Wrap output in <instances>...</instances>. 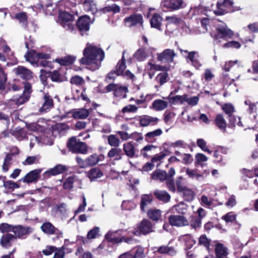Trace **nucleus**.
Returning a JSON list of instances; mask_svg holds the SVG:
<instances>
[{"label": "nucleus", "mask_w": 258, "mask_h": 258, "mask_svg": "<svg viewBox=\"0 0 258 258\" xmlns=\"http://www.w3.org/2000/svg\"><path fill=\"white\" fill-rule=\"evenodd\" d=\"M215 253L217 258H224L228 254L227 248L221 243H218L215 246Z\"/></svg>", "instance_id": "obj_36"}, {"label": "nucleus", "mask_w": 258, "mask_h": 258, "mask_svg": "<svg viewBox=\"0 0 258 258\" xmlns=\"http://www.w3.org/2000/svg\"><path fill=\"white\" fill-rule=\"evenodd\" d=\"M162 133V130L160 128L149 132L145 136V140L149 143H153L156 141V138L160 136Z\"/></svg>", "instance_id": "obj_32"}, {"label": "nucleus", "mask_w": 258, "mask_h": 258, "mask_svg": "<svg viewBox=\"0 0 258 258\" xmlns=\"http://www.w3.org/2000/svg\"><path fill=\"white\" fill-rule=\"evenodd\" d=\"M232 3L230 0H220L217 3L216 9L212 10L216 15H222L231 9Z\"/></svg>", "instance_id": "obj_11"}, {"label": "nucleus", "mask_w": 258, "mask_h": 258, "mask_svg": "<svg viewBox=\"0 0 258 258\" xmlns=\"http://www.w3.org/2000/svg\"><path fill=\"white\" fill-rule=\"evenodd\" d=\"M104 159V156L102 154L98 155L93 154L87 158L86 161L88 167L94 166L97 164L100 161H102Z\"/></svg>", "instance_id": "obj_33"}, {"label": "nucleus", "mask_w": 258, "mask_h": 258, "mask_svg": "<svg viewBox=\"0 0 258 258\" xmlns=\"http://www.w3.org/2000/svg\"><path fill=\"white\" fill-rule=\"evenodd\" d=\"M157 251L161 254H168L173 255L176 253V251L173 247L167 246H162L158 248Z\"/></svg>", "instance_id": "obj_50"}, {"label": "nucleus", "mask_w": 258, "mask_h": 258, "mask_svg": "<svg viewBox=\"0 0 258 258\" xmlns=\"http://www.w3.org/2000/svg\"><path fill=\"white\" fill-rule=\"evenodd\" d=\"M43 103L39 111L41 113H46L49 111L54 106L53 100L52 97L48 93H44L42 97Z\"/></svg>", "instance_id": "obj_14"}, {"label": "nucleus", "mask_w": 258, "mask_h": 258, "mask_svg": "<svg viewBox=\"0 0 258 258\" xmlns=\"http://www.w3.org/2000/svg\"><path fill=\"white\" fill-rule=\"evenodd\" d=\"M14 71L17 75L24 79L29 80L32 78V73L22 66H19L14 70Z\"/></svg>", "instance_id": "obj_25"}, {"label": "nucleus", "mask_w": 258, "mask_h": 258, "mask_svg": "<svg viewBox=\"0 0 258 258\" xmlns=\"http://www.w3.org/2000/svg\"><path fill=\"white\" fill-rule=\"evenodd\" d=\"M33 232V228L22 225H14L12 232L16 239H25Z\"/></svg>", "instance_id": "obj_4"}, {"label": "nucleus", "mask_w": 258, "mask_h": 258, "mask_svg": "<svg viewBox=\"0 0 258 258\" xmlns=\"http://www.w3.org/2000/svg\"><path fill=\"white\" fill-rule=\"evenodd\" d=\"M29 95H25L23 93L22 95L20 96L18 98L14 97L13 98L10 99V101L8 102V103H10L11 102H14L16 106H19L26 102L29 99Z\"/></svg>", "instance_id": "obj_47"}, {"label": "nucleus", "mask_w": 258, "mask_h": 258, "mask_svg": "<svg viewBox=\"0 0 258 258\" xmlns=\"http://www.w3.org/2000/svg\"><path fill=\"white\" fill-rule=\"evenodd\" d=\"M39 160L40 157L39 156H28L25 160L23 162V164L24 165H27L37 164L39 163Z\"/></svg>", "instance_id": "obj_57"}, {"label": "nucleus", "mask_w": 258, "mask_h": 258, "mask_svg": "<svg viewBox=\"0 0 258 258\" xmlns=\"http://www.w3.org/2000/svg\"><path fill=\"white\" fill-rule=\"evenodd\" d=\"M74 16L66 12H60L59 13L58 22L66 30H73L74 29Z\"/></svg>", "instance_id": "obj_6"}, {"label": "nucleus", "mask_w": 258, "mask_h": 258, "mask_svg": "<svg viewBox=\"0 0 258 258\" xmlns=\"http://www.w3.org/2000/svg\"><path fill=\"white\" fill-rule=\"evenodd\" d=\"M229 122L233 126L238 125L239 126H243L241 121L240 118L234 115H229Z\"/></svg>", "instance_id": "obj_61"}, {"label": "nucleus", "mask_w": 258, "mask_h": 258, "mask_svg": "<svg viewBox=\"0 0 258 258\" xmlns=\"http://www.w3.org/2000/svg\"><path fill=\"white\" fill-rule=\"evenodd\" d=\"M159 119L156 117L149 115H143L139 118L140 124L142 126H147L149 125H155L158 123Z\"/></svg>", "instance_id": "obj_22"}, {"label": "nucleus", "mask_w": 258, "mask_h": 258, "mask_svg": "<svg viewBox=\"0 0 258 258\" xmlns=\"http://www.w3.org/2000/svg\"><path fill=\"white\" fill-rule=\"evenodd\" d=\"M168 78V74L166 72L159 73L156 77L155 79L161 86L167 82Z\"/></svg>", "instance_id": "obj_53"}, {"label": "nucleus", "mask_w": 258, "mask_h": 258, "mask_svg": "<svg viewBox=\"0 0 258 258\" xmlns=\"http://www.w3.org/2000/svg\"><path fill=\"white\" fill-rule=\"evenodd\" d=\"M146 69L150 72L165 71L167 70V68L163 66L149 62L146 66Z\"/></svg>", "instance_id": "obj_46"}, {"label": "nucleus", "mask_w": 258, "mask_h": 258, "mask_svg": "<svg viewBox=\"0 0 258 258\" xmlns=\"http://www.w3.org/2000/svg\"><path fill=\"white\" fill-rule=\"evenodd\" d=\"M25 58L26 61L32 64L37 63V52L34 50H30L25 55Z\"/></svg>", "instance_id": "obj_40"}, {"label": "nucleus", "mask_w": 258, "mask_h": 258, "mask_svg": "<svg viewBox=\"0 0 258 258\" xmlns=\"http://www.w3.org/2000/svg\"><path fill=\"white\" fill-rule=\"evenodd\" d=\"M215 122L217 126L222 132H225L227 126L226 121L221 114L217 115Z\"/></svg>", "instance_id": "obj_37"}, {"label": "nucleus", "mask_w": 258, "mask_h": 258, "mask_svg": "<svg viewBox=\"0 0 258 258\" xmlns=\"http://www.w3.org/2000/svg\"><path fill=\"white\" fill-rule=\"evenodd\" d=\"M68 147L74 153L85 154L87 152V147L85 143L80 141L76 137H72L68 143Z\"/></svg>", "instance_id": "obj_3"}, {"label": "nucleus", "mask_w": 258, "mask_h": 258, "mask_svg": "<svg viewBox=\"0 0 258 258\" xmlns=\"http://www.w3.org/2000/svg\"><path fill=\"white\" fill-rule=\"evenodd\" d=\"M12 19L17 20L24 27H27L28 25V16L27 13L24 12H19L14 16H11Z\"/></svg>", "instance_id": "obj_29"}, {"label": "nucleus", "mask_w": 258, "mask_h": 258, "mask_svg": "<svg viewBox=\"0 0 258 258\" xmlns=\"http://www.w3.org/2000/svg\"><path fill=\"white\" fill-rule=\"evenodd\" d=\"M76 57L73 56H66L61 58H57L55 61L61 65L68 66L72 64L75 60Z\"/></svg>", "instance_id": "obj_45"}, {"label": "nucleus", "mask_w": 258, "mask_h": 258, "mask_svg": "<svg viewBox=\"0 0 258 258\" xmlns=\"http://www.w3.org/2000/svg\"><path fill=\"white\" fill-rule=\"evenodd\" d=\"M148 216L153 221H158L161 216V212L158 209H151L148 211Z\"/></svg>", "instance_id": "obj_49"}, {"label": "nucleus", "mask_w": 258, "mask_h": 258, "mask_svg": "<svg viewBox=\"0 0 258 258\" xmlns=\"http://www.w3.org/2000/svg\"><path fill=\"white\" fill-rule=\"evenodd\" d=\"M13 227V225H11L7 223H1L0 224V232L4 233L12 232Z\"/></svg>", "instance_id": "obj_58"}, {"label": "nucleus", "mask_w": 258, "mask_h": 258, "mask_svg": "<svg viewBox=\"0 0 258 258\" xmlns=\"http://www.w3.org/2000/svg\"><path fill=\"white\" fill-rule=\"evenodd\" d=\"M123 150L126 156L129 158H134L135 156L136 149L131 142L124 143L123 145Z\"/></svg>", "instance_id": "obj_30"}, {"label": "nucleus", "mask_w": 258, "mask_h": 258, "mask_svg": "<svg viewBox=\"0 0 258 258\" xmlns=\"http://www.w3.org/2000/svg\"><path fill=\"white\" fill-rule=\"evenodd\" d=\"M108 143L109 145L114 148H118L120 145L119 139L114 135H110L107 137Z\"/></svg>", "instance_id": "obj_52"}, {"label": "nucleus", "mask_w": 258, "mask_h": 258, "mask_svg": "<svg viewBox=\"0 0 258 258\" xmlns=\"http://www.w3.org/2000/svg\"><path fill=\"white\" fill-rule=\"evenodd\" d=\"M161 6L163 9L175 11L184 8L186 4L183 0H163Z\"/></svg>", "instance_id": "obj_7"}, {"label": "nucleus", "mask_w": 258, "mask_h": 258, "mask_svg": "<svg viewBox=\"0 0 258 258\" xmlns=\"http://www.w3.org/2000/svg\"><path fill=\"white\" fill-rule=\"evenodd\" d=\"M168 221L174 226L181 227L188 225V220L183 216L171 215L169 217Z\"/></svg>", "instance_id": "obj_15"}, {"label": "nucleus", "mask_w": 258, "mask_h": 258, "mask_svg": "<svg viewBox=\"0 0 258 258\" xmlns=\"http://www.w3.org/2000/svg\"><path fill=\"white\" fill-rule=\"evenodd\" d=\"M178 240L181 243L184 244L187 248H190L196 243V240L189 234H186L180 236Z\"/></svg>", "instance_id": "obj_23"}, {"label": "nucleus", "mask_w": 258, "mask_h": 258, "mask_svg": "<svg viewBox=\"0 0 258 258\" xmlns=\"http://www.w3.org/2000/svg\"><path fill=\"white\" fill-rule=\"evenodd\" d=\"M183 170H184L188 177L192 180L197 181H203L204 180V173L199 172L197 169L184 168Z\"/></svg>", "instance_id": "obj_16"}, {"label": "nucleus", "mask_w": 258, "mask_h": 258, "mask_svg": "<svg viewBox=\"0 0 258 258\" xmlns=\"http://www.w3.org/2000/svg\"><path fill=\"white\" fill-rule=\"evenodd\" d=\"M151 177L152 179L162 181L167 179V173L165 171L158 170L153 172Z\"/></svg>", "instance_id": "obj_38"}, {"label": "nucleus", "mask_w": 258, "mask_h": 258, "mask_svg": "<svg viewBox=\"0 0 258 258\" xmlns=\"http://www.w3.org/2000/svg\"><path fill=\"white\" fill-rule=\"evenodd\" d=\"M196 160L195 162V165L196 167L201 166L204 167L205 164L203 162H206L208 160V158L203 154L198 153L196 155Z\"/></svg>", "instance_id": "obj_48"}, {"label": "nucleus", "mask_w": 258, "mask_h": 258, "mask_svg": "<svg viewBox=\"0 0 258 258\" xmlns=\"http://www.w3.org/2000/svg\"><path fill=\"white\" fill-rule=\"evenodd\" d=\"M210 242L211 240L208 238L206 235H202L199 238V244L204 246L208 250L209 249Z\"/></svg>", "instance_id": "obj_56"}, {"label": "nucleus", "mask_w": 258, "mask_h": 258, "mask_svg": "<svg viewBox=\"0 0 258 258\" xmlns=\"http://www.w3.org/2000/svg\"><path fill=\"white\" fill-rule=\"evenodd\" d=\"M42 169H37L31 171L28 173L21 180L25 183H31L37 181Z\"/></svg>", "instance_id": "obj_18"}, {"label": "nucleus", "mask_w": 258, "mask_h": 258, "mask_svg": "<svg viewBox=\"0 0 258 258\" xmlns=\"http://www.w3.org/2000/svg\"><path fill=\"white\" fill-rule=\"evenodd\" d=\"M106 90L108 92L113 91L115 96L120 98H124L126 97V93L128 92V88L125 86L110 84L106 86Z\"/></svg>", "instance_id": "obj_9"}, {"label": "nucleus", "mask_w": 258, "mask_h": 258, "mask_svg": "<svg viewBox=\"0 0 258 258\" xmlns=\"http://www.w3.org/2000/svg\"><path fill=\"white\" fill-rule=\"evenodd\" d=\"M67 170V167L63 165L58 164L51 168L44 173L45 177H49L50 176H54L59 174L62 173L63 171Z\"/></svg>", "instance_id": "obj_28"}, {"label": "nucleus", "mask_w": 258, "mask_h": 258, "mask_svg": "<svg viewBox=\"0 0 258 258\" xmlns=\"http://www.w3.org/2000/svg\"><path fill=\"white\" fill-rule=\"evenodd\" d=\"M89 114L88 110L84 108L75 110L73 114L74 118L77 119L86 118Z\"/></svg>", "instance_id": "obj_42"}, {"label": "nucleus", "mask_w": 258, "mask_h": 258, "mask_svg": "<svg viewBox=\"0 0 258 258\" xmlns=\"http://www.w3.org/2000/svg\"><path fill=\"white\" fill-rule=\"evenodd\" d=\"M124 22L127 27H132L138 24L141 25L143 23V17L141 15L134 14L125 18Z\"/></svg>", "instance_id": "obj_20"}, {"label": "nucleus", "mask_w": 258, "mask_h": 258, "mask_svg": "<svg viewBox=\"0 0 258 258\" xmlns=\"http://www.w3.org/2000/svg\"><path fill=\"white\" fill-rule=\"evenodd\" d=\"M136 204L132 201H123L122 204V208L126 210L133 209L136 207Z\"/></svg>", "instance_id": "obj_64"}, {"label": "nucleus", "mask_w": 258, "mask_h": 258, "mask_svg": "<svg viewBox=\"0 0 258 258\" xmlns=\"http://www.w3.org/2000/svg\"><path fill=\"white\" fill-rule=\"evenodd\" d=\"M175 113L173 112L166 111L164 114V121L166 124H169L172 122L175 116Z\"/></svg>", "instance_id": "obj_62"}, {"label": "nucleus", "mask_w": 258, "mask_h": 258, "mask_svg": "<svg viewBox=\"0 0 258 258\" xmlns=\"http://www.w3.org/2000/svg\"><path fill=\"white\" fill-rule=\"evenodd\" d=\"M77 180L76 176H69L63 183V187L66 189H71L73 187L74 182Z\"/></svg>", "instance_id": "obj_54"}, {"label": "nucleus", "mask_w": 258, "mask_h": 258, "mask_svg": "<svg viewBox=\"0 0 258 258\" xmlns=\"http://www.w3.org/2000/svg\"><path fill=\"white\" fill-rule=\"evenodd\" d=\"M81 3L83 5L84 10L87 12H90L94 14L98 11L96 3L92 0L81 1Z\"/></svg>", "instance_id": "obj_24"}, {"label": "nucleus", "mask_w": 258, "mask_h": 258, "mask_svg": "<svg viewBox=\"0 0 258 258\" xmlns=\"http://www.w3.org/2000/svg\"><path fill=\"white\" fill-rule=\"evenodd\" d=\"M244 104L245 105L248 106L247 111L253 115L252 119H255L257 115L256 103L251 102L250 100H247L244 101Z\"/></svg>", "instance_id": "obj_39"}, {"label": "nucleus", "mask_w": 258, "mask_h": 258, "mask_svg": "<svg viewBox=\"0 0 258 258\" xmlns=\"http://www.w3.org/2000/svg\"><path fill=\"white\" fill-rule=\"evenodd\" d=\"M153 226L152 223L148 220L144 219L138 225V229H135L132 233L137 236L141 234L146 235L153 232Z\"/></svg>", "instance_id": "obj_8"}, {"label": "nucleus", "mask_w": 258, "mask_h": 258, "mask_svg": "<svg viewBox=\"0 0 258 258\" xmlns=\"http://www.w3.org/2000/svg\"><path fill=\"white\" fill-rule=\"evenodd\" d=\"M165 20L167 21V27L171 24L177 26L181 24L182 22L181 17L177 15L167 16L165 18Z\"/></svg>", "instance_id": "obj_43"}, {"label": "nucleus", "mask_w": 258, "mask_h": 258, "mask_svg": "<svg viewBox=\"0 0 258 258\" xmlns=\"http://www.w3.org/2000/svg\"><path fill=\"white\" fill-rule=\"evenodd\" d=\"M153 197L151 194H144L141 196L140 207L141 210L145 211V208L151 204Z\"/></svg>", "instance_id": "obj_35"}, {"label": "nucleus", "mask_w": 258, "mask_h": 258, "mask_svg": "<svg viewBox=\"0 0 258 258\" xmlns=\"http://www.w3.org/2000/svg\"><path fill=\"white\" fill-rule=\"evenodd\" d=\"M197 145L203 151L207 152L209 154H211L212 151L210 150L207 146L206 142L203 139H199L197 142Z\"/></svg>", "instance_id": "obj_59"}, {"label": "nucleus", "mask_w": 258, "mask_h": 258, "mask_svg": "<svg viewBox=\"0 0 258 258\" xmlns=\"http://www.w3.org/2000/svg\"><path fill=\"white\" fill-rule=\"evenodd\" d=\"M41 229L44 233L48 235L62 234V232L49 222L44 223L41 226Z\"/></svg>", "instance_id": "obj_21"}, {"label": "nucleus", "mask_w": 258, "mask_h": 258, "mask_svg": "<svg viewBox=\"0 0 258 258\" xmlns=\"http://www.w3.org/2000/svg\"><path fill=\"white\" fill-rule=\"evenodd\" d=\"M13 234L7 233L3 235L0 239V244L2 246L5 248H8L12 245V242L15 239Z\"/></svg>", "instance_id": "obj_26"}, {"label": "nucleus", "mask_w": 258, "mask_h": 258, "mask_svg": "<svg viewBox=\"0 0 258 258\" xmlns=\"http://www.w3.org/2000/svg\"><path fill=\"white\" fill-rule=\"evenodd\" d=\"M84 57L80 61L92 71L98 70L104 58V51L93 44L88 43L83 51Z\"/></svg>", "instance_id": "obj_1"}, {"label": "nucleus", "mask_w": 258, "mask_h": 258, "mask_svg": "<svg viewBox=\"0 0 258 258\" xmlns=\"http://www.w3.org/2000/svg\"><path fill=\"white\" fill-rule=\"evenodd\" d=\"M103 175V173L98 168H93L91 169L87 173V176L89 179L93 181L96 179L101 177Z\"/></svg>", "instance_id": "obj_44"}, {"label": "nucleus", "mask_w": 258, "mask_h": 258, "mask_svg": "<svg viewBox=\"0 0 258 258\" xmlns=\"http://www.w3.org/2000/svg\"><path fill=\"white\" fill-rule=\"evenodd\" d=\"M12 163V157H11L10 154H7L2 166L3 171L4 172H7Z\"/></svg>", "instance_id": "obj_55"}, {"label": "nucleus", "mask_w": 258, "mask_h": 258, "mask_svg": "<svg viewBox=\"0 0 258 258\" xmlns=\"http://www.w3.org/2000/svg\"><path fill=\"white\" fill-rule=\"evenodd\" d=\"M154 195L157 199L164 203H167L170 200V195L165 190L156 189Z\"/></svg>", "instance_id": "obj_31"}, {"label": "nucleus", "mask_w": 258, "mask_h": 258, "mask_svg": "<svg viewBox=\"0 0 258 258\" xmlns=\"http://www.w3.org/2000/svg\"><path fill=\"white\" fill-rule=\"evenodd\" d=\"M123 229L115 231H109L105 235V238L109 241L113 243H119L122 242L121 237L120 236V233L123 231Z\"/></svg>", "instance_id": "obj_17"}, {"label": "nucleus", "mask_w": 258, "mask_h": 258, "mask_svg": "<svg viewBox=\"0 0 258 258\" xmlns=\"http://www.w3.org/2000/svg\"><path fill=\"white\" fill-rule=\"evenodd\" d=\"M182 179V177L179 176L176 181L177 191L182 195L185 200L191 201L195 197V192L192 189L185 186L181 182V180Z\"/></svg>", "instance_id": "obj_5"}, {"label": "nucleus", "mask_w": 258, "mask_h": 258, "mask_svg": "<svg viewBox=\"0 0 258 258\" xmlns=\"http://www.w3.org/2000/svg\"><path fill=\"white\" fill-rule=\"evenodd\" d=\"M179 51L182 56L186 59L188 63L196 69H200L202 67V63L200 60V54L198 51H189L187 50L179 49Z\"/></svg>", "instance_id": "obj_2"}, {"label": "nucleus", "mask_w": 258, "mask_h": 258, "mask_svg": "<svg viewBox=\"0 0 258 258\" xmlns=\"http://www.w3.org/2000/svg\"><path fill=\"white\" fill-rule=\"evenodd\" d=\"M147 57L148 54L144 49H139L134 54V57L140 61L144 60Z\"/></svg>", "instance_id": "obj_51"}, {"label": "nucleus", "mask_w": 258, "mask_h": 258, "mask_svg": "<svg viewBox=\"0 0 258 258\" xmlns=\"http://www.w3.org/2000/svg\"><path fill=\"white\" fill-rule=\"evenodd\" d=\"M168 145L172 148H186L188 147L187 144L182 140H178L174 142L169 143Z\"/></svg>", "instance_id": "obj_60"}, {"label": "nucleus", "mask_w": 258, "mask_h": 258, "mask_svg": "<svg viewBox=\"0 0 258 258\" xmlns=\"http://www.w3.org/2000/svg\"><path fill=\"white\" fill-rule=\"evenodd\" d=\"M162 18L158 14H155L150 20V24L152 27L160 30L162 24Z\"/></svg>", "instance_id": "obj_41"}, {"label": "nucleus", "mask_w": 258, "mask_h": 258, "mask_svg": "<svg viewBox=\"0 0 258 258\" xmlns=\"http://www.w3.org/2000/svg\"><path fill=\"white\" fill-rule=\"evenodd\" d=\"M199 98L198 96L189 97L186 94V102L190 106H194L198 104Z\"/></svg>", "instance_id": "obj_63"}, {"label": "nucleus", "mask_w": 258, "mask_h": 258, "mask_svg": "<svg viewBox=\"0 0 258 258\" xmlns=\"http://www.w3.org/2000/svg\"><path fill=\"white\" fill-rule=\"evenodd\" d=\"M89 17L87 15L80 17L77 23V26L81 31H87L89 29V25L92 23Z\"/></svg>", "instance_id": "obj_19"}, {"label": "nucleus", "mask_w": 258, "mask_h": 258, "mask_svg": "<svg viewBox=\"0 0 258 258\" xmlns=\"http://www.w3.org/2000/svg\"><path fill=\"white\" fill-rule=\"evenodd\" d=\"M233 35V32L229 29L227 26L223 24L217 27V33L215 34H211V36L215 39L220 38H230Z\"/></svg>", "instance_id": "obj_10"}, {"label": "nucleus", "mask_w": 258, "mask_h": 258, "mask_svg": "<svg viewBox=\"0 0 258 258\" xmlns=\"http://www.w3.org/2000/svg\"><path fill=\"white\" fill-rule=\"evenodd\" d=\"M168 103L161 99H156L152 103V108L156 111H162L166 109Z\"/></svg>", "instance_id": "obj_34"}, {"label": "nucleus", "mask_w": 258, "mask_h": 258, "mask_svg": "<svg viewBox=\"0 0 258 258\" xmlns=\"http://www.w3.org/2000/svg\"><path fill=\"white\" fill-rule=\"evenodd\" d=\"M107 156L113 161H118L122 159V150L119 148H111L108 152Z\"/></svg>", "instance_id": "obj_27"}, {"label": "nucleus", "mask_w": 258, "mask_h": 258, "mask_svg": "<svg viewBox=\"0 0 258 258\" xmlns=\"http://www.w3.org/2000/svg\"><path fill=\"white\" fill-rule=\"evenodd\" d=\"M157 56L158 61L170 63L173 61L176 54L173 49H166L161 53H157Z\"/></svg>", "instance_id": "obj_13"}, {"label": "nucleus", "mask_w": 258, "mask_h": 258, "mask_svg": "<svg viewBox=\"0 0 258 258\" xmlns=\"http://www.w3.org/2000/svg\"><path fill=\"white\" fill-rule=\"evenodd\" d=\"M125 68V59L123 55L121 59L118 62L115 69L108 73L107 78L109 79H114L118 76L123 75Z\"/></svg>", "instance_id": "obj_12"}]
</instances>
